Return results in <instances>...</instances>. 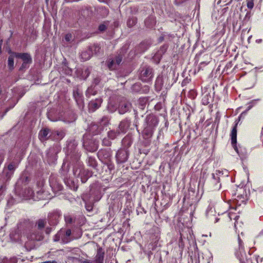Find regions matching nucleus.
<instances>
[{"instance_id": "1", "label": "nucleus", "mask_w": 263, "mask_h": 263, "mask_svg": "<svg viewBox=\"0 0 263 263\" xmlns=\"http://www.w3.org/2000/svg\"><path fill=\"white\" fill-rule=\"evenodd\" d=\"M158 123V118L156 116L149 115L146 116L144 128L142 132L143 136L145 139L152 137Z\"/></svg>"}, {"instance_id": "2", "label": "nucleus", "mask_w": 263, "mask_h": 263, "mask_svg": "<svg viewBox=\"0 0 263 263\" xmlns=\"http://www.w3.org/2000/svg\"><path fill=\"white\" fill-rule=\"evenodd\" d=\"M71 231L70 229L60 230L55 235V241H61L63 243H67L72 240L71 238Z\"/></svg>"}, {"instance_id": "3", "label": "nucleus", "mask_w": 263, "mask_h": 263, "mask_svg": "<svg viewBox=\"0 0 263 263\" xmlns=\"http://www.w3.org/2000/svg\"><path fill=\"white\" fill-rule=\"evenodd\" d=\"M77 143L75 141H70L67 144V154L73 161H77L80 158V154L77 151Z\"/></svg>"}, {"instance_id": "4", "label": "nucleus", "mask_w": 263, "mask_h": 263, "mask_svg": "<svg viewBox=\"0 0 263 263\" xmlns=\"http://www.w3.org/2000/svg\"><path fill=\"white\" fill-rule=\"evenodd\" d=\"M238 240L239 248L238 250L236 251L235 255L236 257L239 259L240 263H244L245 259H246L247 257L250 256L251 254L249 252H248L247 254L243 248L242 241L240 239L239 236L238 237Z\"/></svg>"}, {"instance_id": "5", "label": "nucleus", "mask_w": 263, "mask_h": 263, "mask_svg": "<svg viewBox=\"0 0 263 263\" xmlns=\"http://www.w3.org/2000/svg\"><path fill=\"white\" fill-rule=\"evenodd\" d=\"M55 135L60 136L61 138L63 137L62 134L58 131L51 132L48 128H44L40 132L39 138L41 141H45L50 138L52 139H55Z\"/></svg>"}, {"instance_id": "6", "label": "nucleus", "mask_w": 263, "mask_h": 263, "mask_svg": "<svg viewBox=\"0 0 263 263\" xmlns=\"http://www.w3.org/2000/svg\"><path fill=\"white\" fill-rule=\"evenodd\" d=\"M153 77L152 68L147 65L144 66L140 70V79L144 82L151 81Z\"/></svg>"}, {"instance_id": "7", "label": "nucleus", "mask_w": 263, "mask_h": 263, "mask_svg": "<svg viewBox=\"0 0 263 263\" xmlns=\"http://www.w3.org/2000/svg\"><path fill=\"white\" fill-rule=\"evenodd\" d=\"M122 60V55H118L114 58H109L107 61V66L110 70H114L120 64Z\"/></svg>"}, {"instance_id": "8", "label": "nucleus", "mask_w": 263, "mask_h": 263, "mask_svg": "<svg viewBox=\"0 0 263 263\" xmlns=\"http://www.w3.org/2000/svg\"><path fill=\"white\" fill-rule=\"evenodd\" d=\"M13 54L15 57L21 59L23 61V63L22 64V65L20 68L21 70H22L23 68H26L27 65L31 63L32 62L31 57L28 53H21L15 52L13 53Z\"/></svg>"}, {"instance_id": "9", "label": "nucleus", "mask_w": 263, "mask_h": 263, "mask_svg": "<svg viewBox=\"0 0 263 263\" xmlns=\"http://www.w3.org/2000/svg\"><path fill=\"white\" fill-rule=\"evenodd\" d=\"M16 167V165H15L13 163H11L8 164L7 167L4 168L3 175L5 177L6 181H8L10 180L14 174Z\"/></svg>"}, {"instance_id": "10", "label": "nucleus", "mask_w": 263, "mask_h": 263, "mask_svg": "<svg viewBox=\"0 0 263 263\" xmlns=\"http://www.w3.org/2000/svg\"><path fill=\"white\" fill-rule=\"evenodd\" d=\"M116 160L119 163L125 162L128 158V152L125 148H121L118 151L116 155Z\"/></svg>"}, {"instance_id": "11", "label": "nucleus", "mask_w": 263, "mask_h": 263, "mask_svg": "<svg viewBox=\"0 0 263 263\" xmlns=\"http://www.w3.org/2000/svg\"><path fill=\"white\" fill-rule=\"evenodd\" d=\"M98 157L103 163L111 160V152L110 149H102L98 153Z\"/></svg>"}, {"instance_id": "12", "label": "nucleus", "mask_w": 263, "mask_h": 263, "mask_svg": "<svg viewBox=\"0 0 263 263\" xmlns=\"http://www.w3.org/2000/svg\"><path fill=\"white\" fill-rule=\"evenodd\" d=\"M221 174V171H216L215 173L212 174V178L211 180V184L213 185L214 190H219L221 187L220 183V176Z\"/></svg>"}, {"instance_id": "13", "label": "nucleus", "mask_w": 263, "mask_h": 263, "mask_svg": "<svg viewBox=\"0 0 263 263\" xmlns=\"http://www.w3.org/2000/svg\"><path fill=\"white\" fill-rule=\"evenodd\" d=\"M49 183L50 187L52 191L55 193H58L62 191L63 186L59 182L57 177L54 175H51L49 178Z\"/></svg>"}, {"instance_id": "14", "label": "nucleus", "mask_w": 263, "mask_h": 263, "mask_svg": "<svg viewBox=\"0 0 263 263\" xmlns=\"http://www.w3.org/2000/svg\"><path fill=\"white\" fill-rule=\"evenodd\" d=\"M73 96L79 108H83L84 99L82 91L78 88H75L73 91Z\"/></svg>"}, {"instance_id": "15", "label": "nucleus", "mask_w": 263, "mask_h": 263, "mask_svg": "<svg viewBox=\"0 0 263 263\" xmlns=\"http://www.w3.org/2000/svg\"><path fill=\"white\" fill-rule=\"evenodd\" d=\"M92 172L88 170L80 169L78 177L80 178L82 183H85L92 176Z\"/></svg>"}, {"instance_id": "16", "label": "nucleus", "mask_w": 263, "mask_h": 263, "mask_svg": "<svg viewBox=\"0 0 263 263\" xmlns=\"http://www.w3.org/2000/svg\"><path fill=\"white\" fill-rule=\"evenodd\" d=\"M130 125V121L125 119L120 122L117 129L121 134H124L127 131Z\"/></svg>"}, {"instance_id": "17", "label": "nucleus", "mask_w": 263, "mask_h": 263, "mask_svg": "<svg viewBox=\"0 0 263 263\" xmlns=\"http://www.w3.org/2000/svg\"><path fill=\"white\" fill-rule=\"evenodd\" d=\"M238 124V122L237 121H235V124L232 128V130L231 133V143L233 147L235 149V150L238 152V149L236 147V142H237V126Z\"/></svg>"}, {"instance_id": "18", "label": "nucleus", "mask_w": 263, "mask_h": 263, "mask_svg": "<svg viewBox=\"0 0 263 263\" xmlns=\"http://www.w3.org/2000/svg\"><path fill=\"white\" fill-rule=\"evenodd\" d=\"M102 102V99L100 98H97L95 100H91L88 104L89 111L93 112L98 109Z\"/></svg>"}, {"instance_id": "19", "label": "nucleus", "mask_w": 263, "mask_h": 263, "mask_svg": "<svg viewBox=\"0 0 263 263\" xmlns=\"http://www.w3.org/2000/svg\"><path fill=\"white\" fill-rule=\"evenodd\" d=\"M109 120L110 119L108 117L104 116L101 118V119L99 121V125H93L91 128L92 129H93L98 126V131L97 132V133H96V134H98L103 129V127L106 126L108 124Z\"/></svg>"}, {"instance_id": "20", "label": "nucleus", "mask_w": 263, "mask_h": 263, "mask_svg": "<svg viewBox=\"0 0 263 263\" xmlns=\"http://www.w3.org/2000/svg\"><path fill=\"white\" fill-rule=\"evenodd\" d=\"M132 107L131 104L128 102H122L120 103L118 111L120 114H124L128 111Z\"/></svg>"}, {"instance_id": "21", "label": "nucleus", "mask_w": 263, "mask_h": 263, "mask_svg": "<svg viewBox=\"0 0 263 263\" xmlns=\"http://www.w3.org/2000/svg\"><path fill=\"white\" fill-rule=\"evenodd\" d=\"M60 173L62 175L63 179L65 183L70 188H72L73 182L69 178H68L67 171L62 169L60 171Z\"/></svg>"}, {"instance_id": "22", "label": "nucleus", "mask_w": 263, "mask_h": 263, "mask_svg": "<svg viewBox=\"0 0 263 263\" xmlns=\"http://www.w3.org/2000/svg\"><path fill=\"white\" fill-rule=\"evenodd\" d=\"M104 254L105 252L103 249L101 247L98 248L95 256L96 263H103Z\"/></svg>"}, {"instance_id": "23", "label": "nucleus", "mask_w": 263, "mask_h": 263, "mask_svg": "<svg viewBox=\"0 0 263 263\" xmlns=\"http://www.w3.org/2000/svg\"><path fill=\"white\" fill-rule=\"evenodd\" d=\"M47 161L49 163H52L57 160L54 148H50L47 153Z\"/></svg>"}, {"instance_id": "24", "label": "nucleus", "mask_w": 263, "mask_h": 263, "mask_svg": "<svg viewBox=\"0 0 263 263\" xmlns=\"http://www.w3.org/2000/svg\"><path fill=\"white\" fill-rule=\"evenodd\" d=\"M61 213L59 211L53 212L50 215L49 219L50 222L53 224H56L58 222L59 218L61 217Z\"/></svg>"}, {"instance_id": "25", "label": "nucleus", "mask_w": 263, "mask_h": 263, "mask_svg": "<svg viewBox=\"0 0 263 263\" xmlns=\"http://www.w3.org/2000/svg\"><path fill=\"white\" fill-rule=\"evenodd\" d=\"M259 260L261 261L262 258H260L258 255H254L247 257L244 263H259Z\"/></svg>"}, {"instance_id": "26", "label": "nucleus", "mask_w": 263, "mask_h": 263, "mask_svg": "<svg viewBox=\"0 0 263 263\" xmlns=\"http://www.w3.org/2000/svg\"><path fill=\"white\" fill-rule=\"evenodd\" d=\"M133 143L132 139L129 136H126L124 137L122 141V148H125L127 149V148L130 147Z\"/></svg>"}, {"instance_id": "27", "label": "nucleus", "mask_w": 263, "mask_h": 263, "mask_svg": "<svg viewBox=\"0 0 263 263\" xmlns=\"http://www.w3.org/2000/svg\"><path fill=\"white\" fill-rule=\"evenodd\" d=\"M76 118V115L72 112H70L65 114L63 121L65 122L70 123L75 121Z\"/></svg>"}, {"instance_id": "28", "label": "nucleus", "mask_w": 263, "mask_h": 263, "mask_svg": "<svg viewBox=\"0 0 263 263\" xmlns=\"http://www.w3.org/2000/svg\"><path fill=\"white\" fill-rule=\"evenodd\" d=\"M92 55L91 50L88 48L87 50L81 53V57L83 61H87L90 59Z\"/></svg>"}, {"instance_id": "29", "label": "nucleus", "mask_w": 263, "mask_h": 263, "mask_svg": "<svg viewBox=\"0 0 263 263\" xmlns=\"http://www.w3.org/2000/svg\"><path fill=\"white\" fill-rule=\"evenodd\" d=\"M87 165L92 167L93 168H96L97 166V162L95 158L92 157L91 156H89L87 158Z\"/></svg>"}, {"instance_id": "30", "label": "nucleus", "mask_w": 263, "mask_h": 263, "mask_svg": "<svg viewBox=\"0 0 263 263\" xmlns=\"http://www.w3.org/2000/svg\"><path fill=\"white\" fill-rule=\"evenodd\" d=\"M37 198L40 200H44L47 198V193L42 189L36 191Z\"/></svg>"}, {"instance_id": "31", "label": "nucleus", "mask_w": 263, "mask_h": 263, "mask_svg": "<svg viewBox=\"0 0 263 263\" xmlns=\"http://www.w3.org/2000/svg\"><path fill=\"white\" fill-rule=\"evenodd\" d=\"M121 134L119 132V131L117 129L116 130H110L108 132V137L110 139H115L119 136H120Z\"/></svg>"}, {"instance_id": "32", "label": "nucleus", "mask_w": 263, "mask_h": 263, "mask_svg": "<svg viewBox=\"0 0 263 263\" xmlns=\"http://www.w3.org/2000/svg\"><path fill=\"white\" fill-rule=\"evenodd\" d=\"M89 49L91 50L92 54H97L100 52L101 47L99 45L94 44L93 45L90 46Z\"/></svg>"}, {"instance_id": "33", "label": "nucleus", "mask_w": 263, "mask_h": 263, "mask_svg": "<svg viewBox=\"0 0 263 263\" xmlns=\"http://www.w3.org/2000/svg\"><path fill=\"white\" fill-rule=\"evenodd\" d=\"M147 100L145 98H140L138 101V105L140 109L143 110L147 104Z\"/></svg>"}, {"instance_id": "34", "label": "nucleus", "mask_w": 263, "mask_h": 263, "mask_svg": "<svg viewBox=\"0 0 263 263\" xmlns=\"http://www.w3.org/2000/svg\"><path fill=\"white\" fill-rule=\"evenodd\" d=\"M155 23V20L153 17H149L145 21V25L148 27H152Z\"/></svg>"}, {"instance_id": "35", "label": "nucleus", "mask_w": 263, "mask_h": 263, "mask_svg": "<svg viewBox=\"0 0 263 263\" xmlns=\"http://www.w3.org/2000/svg\"><path fill=\"white\" fill-rule=\"evenodd\" d=\"M24 196L26 198L34 197L35 193L34 191L31 188H28L25 191Z\"/></svg>"}, {"instance_id": "36", "label": "nucleus", "mask_w": 263, "mask_h": 263, "mask_svg": "<svg viewBox=\"0 0 263 263\" xmlns=\"http://www.w3.org/2000/svg\"><path fill=\"white\" fill-rule=\"evenodd\" d=\"M64 219L66 224H72L74 222L73 217L69 214L64 215Z\"/></svg>"}, {"instance_id": "37", "label": "nucleus", "mask_w": 263, "mask_h": 263, "mask_svg": "<svg viewBox=\"0 0 263 263\" xmlns=\"http://www.w3.org/2000/svg\"><path fill=\"white\" fill-rule=\"evenodd\" d=\"M228 216L230 220H232V219H234L235 220V222L234 223V227L236 229V222L237 219L239 218V216L237 215L236 213H233L231 212H229L228 213Z\"/></svg>"}, {"instance_id": "38", "label": "nucleus", "mask_w": 263, "mask_h": 263, "mask_svg": "<svg viewBox=\"0 0 263 263\" xmlns=\"http://www.w3.org/2000/svg\"><path fill=\"white\" fill-rule=\"evenodd\" d=\"M8 66L10 70L13 69L14 67V58L13 56H9L8 60Z\"/></svg>"}, {"instance_id": "39", "label": "nucleus", "mask_w": 263, "mask_h": 263, "mask_svg": "<svg viewBox=\"0 0 263 263\" xmlns=\"http://www.w3.org/2000/svg\"><path fill=\"white\" fill-rule=\"evenodd\" d=\"M37 224V228L38 229H43V228H44L46 223V221L45 220H43V219H40L37 221V222H36Z\"/></svg>"}, {"instance_id": "40", "label": "nucleus", "mask_w": 263, "mask_h": 263, "mask_svg": "<svg viewBox=\"0 0 263 263\" xmlns=\"http://www.w3.org/2000/svg\"><path fill=\"white\" fill-rule=\"evenodd\" d=\"M103 163L107 165V166L109 171H112L115 168L114 164L111 162V160H108V162H104Z\"/></svg>"}, {"instance_id": "41", "label": "nucleus", "mask_w": 263, "mask_h": 263, "mask_svg": "<svg viewBox=\"0 0 263 263\" xmlns=\"http://www.w3.org/2000/svg\"><path fill=\"white\" fill-rule=\"evenodd\" d=\"M93 89L92 87H89L86 91V96L89 97V96H90L91 95H95L96 93H95V92H93Z\"/></svg>"}, {"instance_id": "42", "label": "nucleus", "mask_w": 263, "mask_h": 263, "mask_svg": "<svg viewBox=\"0 0 263 263\" xmlns=\"http://www.w3.org/2000/svg\"><path fill=\"white\" fill-rule=\"evenodd\" d=\"M10 237L12 240L16 241L19 239V234H13V232L10 234Z\"/></svg>"}, {"instance_id": "43", "label": "nucleus", "mask_w": 263, "mask_h": 263, "mask_svg": "<svg viewBox=\"0 0 263 263\" xmlns=\"http://www.w3.org/2000/svg\"><path fill=\"white\" fill-rule=\"evenodd\" d=\"M136 23V21L134 18L129 19L127 21V25L129 27H132L135 25Z\"/></svg>"}, {"instance_id": "44", "label": "nucleus", "mask_w": 263, "mask_h": 263, "mask_svg": "<svg viewBox=\"0 0 263 263\" xmlns=\"http://www.w3.org/2000/svg\"><path fill=\"white\" fill-rule=\"evenodd\" d=\"M101 80V76H97L96 77H95L93 79V83L95 85H98Z\"/></svg>"}, {"instance_id": "45", "label": "nucleus", "mask_w": 263, "mask_h": 263, "mask_svg": "<svg viewBox=\"0 0 263 263\" xmlns=\"http://www.w3.org/2000/svg\"><path fill=\"white\" fill-rule=\"evenodd\" d=\"M14 203V199L13 197H10L7 200V205L10 206Z\"/></svg>"}, {"instance_id": "46", "label": "nucleus", "mask_w": 263, "mask_h": 263, "mask_svg": "<svg viewBox=\"0 0 263 263\" xmlns=\"http://www.w3.org/2000/svg\"><path fill=\"white\" fill-rule=\"evenodd\" d=\"M247 7L249 9H251L254 7L253 0H248L247 2Z\"/></svg>"}, {"instance_id": "47", "label": "nucleus", "mask_w": 263, "mask_h": 263, "mask_svg": "<svg viewBox=\"0 0 263 263\" xmlns=\"http://www.w3.org/2000/svg\"><path fill=\"white\" fill-rule=\"evenodd\" d=\"M72 38V35L71 34H67L65 36V39L67 42H70Z\"/></svg>"}, {"instance_id": "48", "label": "nucleus", "mask_w": 263, "mask_h": 263, "mask_svg": "<svg viewBox=\"0 0 263 263\" xmlns=\"http://www.w3.org/2000/svg\"><path fill=\"white\" fill-rule=\"evenodd\" d=\"M106 29V27L104 24H101L99 26V30L101 32L104 31Z\"/></svg>"}, {"instance_id": "49", "label": "nucleus", "mask_w": 263, "mask_h": 263, "mask_svg": "<svg viewBox=\"0 0 263 263\" xmlns=\"http://www.w3.org/2000/svg\"><path fill=\"white\" fill-rule=\"evenodd\" d=\"M86 209H87L88 211H91V210H92V206H91V205H86Z\"/></svg>"}, {"instance_id": "50", "label": "nucleus", "mask_w": 263, "mask_h": 263, "mask_svg": "<svg viewBox=\"0 0 263 263\" xmlns=\"http://www.w3.org/2000/svg\"><path fill=\"white\" fill-rule=\"evenodd\" d=\"M42 263H57V261L55 260H52V261H46Z\"/></svg>"}, {"instance_id": "51", "label": "nucleus", "mask_w": 263, "mask_h": 263, "mask_svg": "<svg viewBox=\"0 0 263 263\" xmlns=\"http://www.w3.org/2000/svg\"><path fill=\"white\" fill-rule=\"evenodd\" d=\"M262 39H257L256 40V42L258 44L261 43L262 42Z\"/></svg>"}, {"instance_id": "52", "label": "nucleus", "mask_w": 263, "mask_h": 263, "mask_svg": "<svg viewBox=\"0 0 263 263\" xmlns=\"http://www.w3.org/2000/svg\"><path fill=\"white\" fill-rule=\"evenodd\" d=\"M78 171V169H77V170L74 169L73 170V174H74V175L75 176H77V173Z\"/></svg>"}, {"instance_id": "53", "label": "nucleus", "mask_w": 263, "mask_h": 263, "mask_svg": "<svg viewBox=\"0 0 263 263\" xmlns=\"http://www.w3.org/2000/svg\"><path fill=\"white\" fill-rule=\"evenodd\" d=\"M31 239H36V238L33 237H32V236H31Z\"/></svg>"}, {"instance_id": "54", "label": "nucleus", "mask_w": 263, "mask_h": 263, "mask_svg": "<svg viewBox=\"0 0 263 263\" xmlns=\"http://www.w3.org/2000/svg\"><path fill=\"white\" fill-rule=\"evenodd\" d=\"M251 36H250L249 37V39H248L249 40V39H251Z\"/></svg>"}, {"instance_id": "55", "label": "nucleus", "mask_w": 263, "mask_h": 263, "mask_svg": "<svg viewBox=\"0 0 263 263\" xmlns=\"http://www.w3.org/2000/svg\"><path fill=\"white\" fill-rule=\"evenodd\" d=\"M51 121H55V120H51Z\"/></svg>"}, {"instance_id": "56", "label": "nucleus", "mask_w": 263, "mask_h": 263, "mask_svg": "<svg viewBox=\"0 0 263 263\" xmlns=\"http://www.w3.org/2000/svg\"><path fill=\"white\" fill-rule=\"evenodd\" d=\"M198 263H200V260H199V261H198Z\"/></svg>"}]
</instances>
